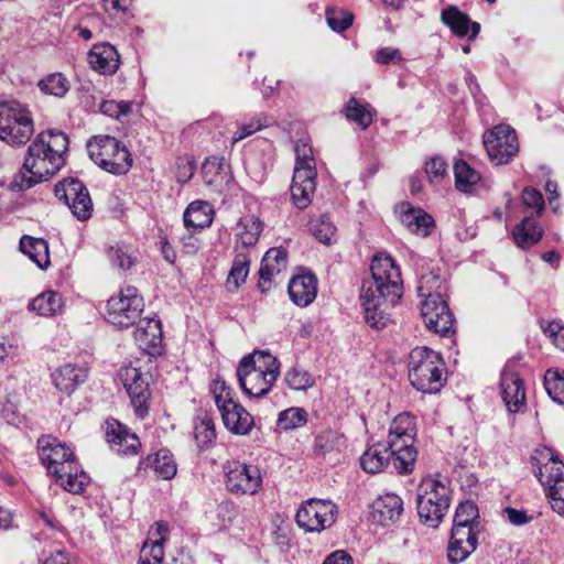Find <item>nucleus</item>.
I'll list each match as a JSON object with an SVG mask.
<instances>
[{
	"mask_svg": "<svg viewBox=\"0 0 564 564\" xmlns=\"http://www.w3.org/2000/svg\"><path fill=\"white\" fill-rule=\"evenodd\" d=\"M68 138L62 131H45L37 134L29 145L22 167L23 181L35 185L46 181L64 165Z\"/></svg>",
	"mask_w": 564,
	"mask_h": 564,
	"instance_id": "obj_1",
	"label": "nucleus"
},
{
	"mask_svg": "<svg viewBox=\"0 0 564 564\" xmlns=\"http://www.w3.org/2000/svg\"><path fill=\"white\" fill-rule=\"evenodd\" d=\"M408 377L416 391L436 394L446 383L447 371L440 354L427 347H416L410 354Z\"/></svg>",
	"mask_w": 564,
	"mask_h": 564,
	"instance_id": "obj_2",
	"label": "nucleus"
},
{
	"mask_svg": "<svg viewBox=\"0 0 564 564\" xmlns=\"http://www.w3.org/2000/svg\"><path fill=\"white\" fill-rule=\"evenodd\" d=\"M280 372L278 361L269 352L256 351L239 364L237 376L241 389L250 397L267 394Z\"/></svg>",
	"mask_w": 564,
	"mask_h": 564,
	"instance_id": "obj_3",
	"label": "nucleus"
},
{
	"mask_svg": "<svg viewBox=\"0 0 564 564\" xmlns=\"http://www.w3.org/2000/svg\"><path fill=\"white\" fill-rule=\"evenodd\" d=\"M442 282L436 275L422 276L419 293L423 297L421 315L426 327L441 335H446L453 327V317L447 303L441 295Z\"/></svg>",
	"mask_w": 564,
	"mask_h": 564,
	"instance_id": "obj_4",
	"label": "nucleus"
},
{
	"mask_svg": "<svg viewBox=\"0 0 564 564\" xmlns=\"http://www.w3.org/2000/svg\"><path fill=\"white\" fill-rule=\"evenodd\" d=\"M89 158L101 170L123 175L132 166V155L124 144L110 135H95L87 142Z\"/></svg>",
	"mask_w": 564,
	"mask_h": 564,
	"instance_id": "obj_5",
	"label": "nucleus"
},
{
	"mask_svg": "<svg viewBox=\"0 0 564 564\" xmlns=\"http://www.w3.org/2000/svg\"><path fill=\"white\" fill-rule=\"evenodd\" d=\"M210 390L226 429L237 435L248 434L254 425L253 417L235 401V393L227 382L216 378Z\"/></svg>",
	"mask_w": 564,
	"mask_h": 564,
	"instance_id": "obj_6",
	"label": "nucleus"
},
{
	"mask_svg": "<svg viewBox=\"0 0 564 564\" xmlns=\"http://www.w3.org/2000/svg\"><path fill=\"white\" fill-rule=\"evenodd\" d=\"M417 497V512L429 525L435 528L444 518L449 507V490L437 479H425Z\"/></svg>",
	"mask_w": 564,
	"mask_h": 564,
	"instance_id": "obj_7",
	"label": "nucleus"
},
{
	"mask_svg": "<svg viewBox=\"0 0 564 564\" xmlns=\"http://www.w3.org/2000/svg\"><path fill=\"white\" fill-rule=\"evenodd\" d=\"M34 132L30 112L19 104H0V139L11 143L26 142Z\"/></svg>",
	"mask_w": 564,
	"mask_h": 564,
	"instance_id": "obj_8",
	"label": "nucleus"
},
{
	"mask_svg": "<svg viewBox=\"0 0 564 564\" xmlns=\"http://www.w3.org/2000/svg\"><path fill=\"white\" fill-rule=\"evenodd\" d=\"M120 380L130 398L135 414L140 419H144L150 409L151 376L140 366H133L131 362L120 369Z\"/></svg>",
	"mask_w": 564,
	"mask_h": 564,
	"instance_id": "obj_9",
	"label": "nucleus"
},
{
	"mask_svg": "<svg viewBox=\"0 0 564 564\" xmlns=\"http://www.w3.org/2000/svg\"><path fill=\"white\" fill-rule=\"evenodd\" d=\"M143 306V299L138 290L129 286L108 301L107 316L111 324L119 327H129L142 319Z\"/></svg>",
	"mask_w": 564,
	"mask_h": 564,
	"instance_id": "obj_10",
	"label": "nucleus"
},
{
	"mask_svg": "<svg viewBox=\"0 0 564 564\" xmlns=\"http://www.w3.org/2000/svg\"><path fill=\"white\" fill-rule=\"evenodd\" d=\"M54 193L78 220L85 221L91 217L93 200L86 186L78 180L64 178L56 184Z\"/></svg>",
	"mask_w": 564,
	"mask_h": 564,
	"instance_id": "obj_11",
	"label": "nucleus"
},
{
	"mask_svg": "<svg viewBox=\"0 0 564 564\" xmlns=\"http://www.w3.org/2000/svg\"><path fill=\"white\" fill-rule=\"evenodd\" d=\"M540 482L543 485L551 507L560 514H564V464L550 454L538 471Z\"/></svg>",
	"mask_w": 564,
	"mask_h": 564,
	"instance_id": "obj_12",
	"label": "nucleus"
},
{
	"mask_svg": "<svg viewBox=\"0 0 564 564\" xmlns=\"http://www.w3.org/2000/svg\"><path fill=\"white\" fill-rule=\"evenodd\" d=\"M370 269L377 289L389 296L391 304L395 303L402 295V280L393 259L390 256H375Z\"/></svg>",
	"mask_w": 564,
	"mask_h": 564,
	"instance_id": "obj_13",
	"label": "nucleus"
},
{
	"mask_svg": "<svg viewBox=\"0 0 564 564\" xmlns=\"http://www.w3.org/2000/svg\"><path fill=\"white\" fill-rule=\"evenodd\" d=\"M228 491L237 496L256 495L262 487V474L256 465L236 462L225 473Z\"/></svg>",
	"mask_w": 564,
	"mask_h": 564,
	"instance_id": "obj_14",
	"label": "nucleus"
},
{
	"mask_svg": "<svg viewBox=\"0 0 564 564\" xmlns=\"http://www.w3.org/2000/svg\"><path fill=\"white\" fill-rule=\"evenodd\" d=\"M336 506L322 499L307 500L296 513V522L306 532H321L335 521Z\"/></svg>",
	"mask_w": 564,
	"mask_h": 564,
	"instance_id": "obj_15",
	"label": "nucleus"
},
{
	"mask_svg": "<svg viewBox=\"0 0 564 564\" xmlns=\"http://www.w3.org/2000/svg\"><path fill=\"white\" fill-rule=\"evenodd\" d=\"M484 142L489 158L497 164L508 163L519 151L517 133L506 124L496 126Z\"/></svg>",
	"mask_w": 564,
	"mask_h": 564,
	"instance_id": "obj_16",
	"label": "nucleus"
},
{
	"mask_svg": "<svg viewBox=\"0 0 564 564\" xmlns=\"http://www.w3.org/2000/svg\"><path fill=\"white\" fill-rule=\"evenodd\" d=\"M41 448V459L55 478L61 477L70 464L75 463L74 455L68 447L57 442V440L45 436L39 441Z\"/></svg>",
	"mask_w": 564,
	"mask_h": 564,
	"instance_id": "obj_17",
	"label": "nucleus"
},
{
	"mask_svg": "<svg viewBox=\"0 0 564 564\" xmlns=\"http://www.w3.org/2000/svg\"><path fill=\"white\" fill-rule=\"evenodd\" d=\"M133 339L142 352L152 357L161 355L163 350L161 322L152 317L140 319L133 332Z\"/></svg>",
	"mask_w": 564,
	"mask_h": 564,
	"instance_id": "obj_18",
	"label": "nucleus"
},
{
	"mask_svg": "<svg viewBox=\"0 0 564 564\" xmlns=\"http://www.w3.org/2000/svg\"><path fill=\"white\" fill-rule=\"evenodd\" d=\"M316 169L294 167L291 196L297 208H306L313 199L316 191Z\"/></svg>",
	"mask_w": 564,
	"mask_h": 564,
	"instance_id": "obj_19",
	"label": "nucleus"
},
{
	"mask_svg": "<svg viewBox=\"0 0 564 564\" xmlns=\"http://www.w3.org/2000/svg\"><path fill=\"white\" fill-rule=\"evenodd\" d=\"M169 527L159 521L149 531L148 539L143 543L140 564H162L164 557L163 545L166 541Z\"/></svg>",
	"mask_w": 564,
	"mask_h": 564,
	"instance_id": "obj_20",
	"label": "nucleus"
},
{
	"mask_svg": "<svg viewBox=\"0 0 564 564\" xmlns=\"http://www.w3.org/2000/svg\"><path fill=\"white\" fill-rule=\"evenodd\" d=\"M106 438L111 447L122 455L135 454L141 446L137 435L117 421L107 423Z\"/></svg>",
	"mask_w": 564,
	"mask_h": 564,
	"instance_id": "obj_21",
	"label": "nucleus"
},
{
	"mask_svg": "<svg viewBox=\"0 0 564 564\" xmlns=\"http://www.w3.org/2000/svg\"><path fill=\"white\" fill-rule=\"evenodd\" d=\"M502 400L510 412H519L524 405L525 391L520 377L514 372H505L501 377Z\"/></svg>",
	"mask_w": 564,
	"mask_h": 564,
	"instance_id": "obj_22",
	"label": "nucleus"
},
{
	"mask_svg": "<svg viewBox=\"0 0 564 564\" xmlns=\"http://www.w3.org/2000/svg\"><path fill=\"white\" fill-rule=\"evenodd\" d=\"M288 292L297 306H307L317 294V280L313 274H300L289 282Z\"/></svg>",
	"mask_w": 564,
	"mask_h": 564,
	"instance_id": "obj_23",
	"label": "nucleus"
},
{
	"mask_svg": "<svg viewBox=\"0 0 564 564\" xmlns=\"http://www.w3.org/2000/svg\"><path fill=\"white\" fill-rule=\"evenodd\" d=\"M52 379L55 388L65 394L73 393L87 379V370L77 365L67 364L56 369Z\"/></svg>",
	"mask_w": 564,
	"mask_h": 564,
	"instance_id": "obj_24",
	"label": "nucleus"
},
{
	"mask_svg": "<svg viewBox=\"0 0 564 564\" xmlns=\"http://www.w3.org/2000/svg\"><path fill=\"white\" fill-rule=\"evenodd\" d=\"M441 19L459 37L467 36L470 30L469 40H474L480 30V25L477 22H471L468 15L456 7L445 9L441 14Z\"/></svg>",
	"mask_w": 564,
	"mask_h": 564,
	"instance_id": "obj_25",
	"label": "nucleus"
},
{
	"mask_svg": "<svg viewBox=\"0 0 564 564\" xmlns=\"http://www.w3.org/2000/svg\"><path fill=\"white\" fill-rule=\"evenodd\" d=\"M288 265V253L284 249L272 248L262 258L261 267L259 270L260 280L259 284L261 292H265L267 289L263 284L271 283L274 275L280 274L286 270Z\"/></svg>",
	"mask_w": 564,
	"mask_h": 564,
	"instance_id": "obj_26",
	"label": "nucleus"
},
{
	"mask_svg": "<svg viewBox=\"0 0 564 564\" xmlns=\"http://www.w3.org/2000/svg\"><path fill=\"white\" fill-rule=\"evenodd\" d=\"M90 66L101 74H113L119 67V54L115 46L105 43L93 47L88 54Z\"/></svg>",
	"mask_w": 564,
	"mask_h": 564,
	"instance_id": "obj_27",
	"label": "nucleus"
},
{
	"mask_svg": "<svg viewBox=\"0 0 564 564\" xmlns=\"http://www.w3.org/2000/svg\"><path fill=\"white\" fill-rule=\"evenodd\" d=\"M416 424L409 413L399 414L393 419L389 429L388 446L414 443Z\"/></svg>",
	"mask_w": 564,
	"mask_h": 564,
	"instance_id": "obj_28",
	"label": "nucleus"
},
{
	"mask_svg": "<svg viewBox=\"0 0 564 564\" xmlns=\"http://www.w3.org/2000/svg\"><path fill=\"white\" fill-rule=\"evenodd\" d=\"M477 545V533L452 531L448 544V560L453 563L465 561Z\"/></svg>",
	"mask_w": 564,
	"mask_h": 564,
	"instance_id": "obj_29",
	"label": "nucleus"
},
{
	"mask_svg": "<svg viewBox=\"0 0 564 564\" xmlns=\"http://www.w3.org/2000/svg\"><path fill=\"white\" fill-rule=\"evenodd\" d=\"M20 250L41 270H45L51 264L47 241L42 238L23 236L20 239Z\"/></svg>",
	"mask_w": 564,
	"mask_h": 564,
	"instance_id": "obj_30",
	"label": "nucleus"
},
{
	"mask_svg": "<svg viewBox=\"0 0 564 564\" xmlns=\"http://www.w3.org/2000/svg\"><path fill=\"white\" fill-rule=\"evenodd\" d=\"M402 221L411 234L419 237H427L435 228L433 217L420 208L408 209L402 216Z\"/></svg>",
	"mask_w": 564,
	"mask_h": 564,
	"instance_id": "obj_31",
	"label": "nucleus"
},
{
	"mask_svg": "<svg viewBox=\"0 0 564 564\" xmlns=\"http://www.w3.org/2000/svg\"><path fill=\"white\" fill-rule=\"evenodd\" d=\"M29 308L36 315L52 317L63 311L64 300L58 293L46 291L34 297L29 303Z\"/></svg>",
	"mask_w": 564,
	"mask_h": 564,
	"instance_id": "obj_32",
	"label": "nucleus"
},
{
	"mask_svg": "<svg viewBox=\"0 0 564 564\" xmlns=\"http://www.w3.org/2000/svg\"><path fill=\"white\" fill-rule=\"evenodd\" d=\"M214 217L213 208L205 202H193L184 212V224L187 228L199 229L212 224Z\"/></svg>",
	"mask_w": 564,
	"mask_h": 564,
	"instance_id": "obj_33",
	"label": "nucleus"
},
{
	"mask_svg": "<svg viewBox=\"0 0 564 564\" xmlns=\"http://www.w3.org/2000/svg\"><path fill=\"white\" fill-rule=\"evenodd\" d=\"M542 228L534 219L530 217L523 218L522 221L517 225L512 231L516 245L522 249L529 248L539 242L542 238Z\"/></svg>",
	"mask_w": 564,
	"mask_h": 564,
	"instance_id": "obj_34",
	"label": "nucleus"
},
{
	"mask_svg": "<svg viewBox=\"0 0 564 564\" xmlns=\"http://www.w3.org/2000/svg\"><path fill=\"white\" fill-rule=\"evenodd\" d=\"M261 231V221L253 215L240 217L235 227L237 240L245 247L256 245Z\"/></svg>",
	"mask_w": 564,
	"mask_h": 564,
	"instance_id": "obj_35",
	"label": "nucleus"
},
{
	"mask_svg": "<svg viewBox=\"0 0 564 564\" xmlns=\"http://www.w3.org/2000/svg\"><path fill=\"white\" fill-rule=\"evenodd\" d=\"M477 519V506L471 501H464L456 508L452 531L476 533L475 522Z\"/></svg>",
	"mask_w": 564,
	"mask_h": 564,
	"instance_id": "obj_36",
	"label": "nucleus"
},
{
	"mask_svg": "<svg viewBox=\"0 0 564 564\" xmlns=\"http://www.w3.org/2000/svg\"><path fill=\"white\" fill-rule=\"evenodd\" d=\"M388 448L394 458V467L400 474H410L414 469L417 452L414 443L390 445Z\"/></svg>",
	"mask_w": 564,
	"mask_h": 564,
	"instance_id": "obj_37",
	"label": "nucleus"
},
{
	"mask_svg": "<svg viewBox=\"0 0 564 564\" xmlns=\"http://www.w3.org/2000/svg\"><path fill=\"white\" fill-rule=\"evenodd\" d=\"M148 463L156 477L167 480L172 479L177 471V465L173 455L167 451H159L148 456Z\"/></svg>",
	"mask_w": 564,
	"mask_h": 564,
	"instance_id": "obj_38",
	"label": "nucleus"
},
{
	"mask_svg": "<svg viewBox=\"0 0 564 564\" xmlns=\"http://www.w3.org/2000/svg\"><path fill=\"white\" fill-rule=\"evenodd\" d=\"M389 464L387 449L380 445H372L360 457V465L366 473H381Z\"/></svg>",
	"mask_w": 564,
	"mask_h": 564,
	"instance_id": "obj_39",
	"label": "nucleus"
},
{
	"mask_svg": "<svg viewBox=\"0 0 564 564\" xmlns=\"http://www.w3.org/2000/svg\"><path fill=\"white\" fill-rule=\"evenodd\" d=\"M56 480L64 489L73 494H79L88 484V476L76 463H73L66 469L64 468V471H61V477Z\"/></svg>",
	"mask_w": 564,
	"mask_h": 564,
	"instance_id": "obj_40",
	"label": "nucleus"
},
{
	"mask_svg": "<svg viewBox=\"0 0 564 564\" xmlns=\"http://www.w3.org/2000/svg\"><path fill=\"white\" fill-rule=\"evenodd\" d=\"M455 186L458 191L469 193L480 181L477 171L470 167L465 161H457L454 165Z\"/></svg>",
	"mask_w": 564,
	"mask_h": 564,
	"instance_id": "obj_41",
	"label": "nucleus"
},
{
	"mask_svg": "<svg viewBox=\"0 0 564 564\" xmlns=\"http://www.w3.org/2000/svg\"><path fill=\"white\" fill-rule=\"evenodd\" d=\"M40 90L48 96L63 97L69 89V83L62 73H52L39 80Z\"/></svg>",
	"mask_w": 564,
	"mask_h": 564,
	"instance_id": "obj_42",
	"label": "nucleus"
},
{
	"mask_svg": "<svg viewBox=\"0 0 564 564\" xmlns=\"http://www.w3.org/2000/svg\"><path fill=\"white\" fill-rule=\"evenodd\" d=\"M345 116L347 119L357 123L361 129H367L372 123L371 112L359 102L355 97H351L346 106Z\"/></svg>",
	"mask_w": 564,
	"mask_h": 564,
	"instance_id": "obj_43",
	"label": "nucleus"
},
{
	"mask_svg": "<svg viewBox=\"0 0 564 564\" xmlns=\"http://www.w3.org/2000/svg\"><path fill=\"white\" fill-rule=\"evenodd\" d=\"M203 175L208 185H218L227 178V171L223 158L207 159L203 165Z\"/></svg>",
	"mask_w": 564,
	"mask_h": 564,
	"instance_id": "obj_44",
	"label": "nucleus"
},
{
	"mask_svg": "<svg viewBox=\"0 0 564 564\" xmlns=\"http://www.w3.org/2000/svg\"><path fill=\"white\" fill-rule=\"evenodd\" d=\"M306 421L307 414L303 409L291 408L280 413L278 425L283 431H290L304 426Z\"/></svg>",
	"mask_w": 564,
	"mask_h": 564,
	"instance_id": "obj_45",
	"label": "nucleus"
},
{
	"mask_svg": "<svg viewBox=\"0 0 564 564\" xmlns=\"http://www.w3.org/2000/svg\"><path fill=\"white\" fill-rule=\"evenodd\" d=\"M360 299L364 307L370 308H381L386 303H390L389 296H386L384 293L380 292L375 282L362 284Z\"/></svg>",
	"mask_w": 564,
	"mask_h": 564,
	"instance_id": "obj_46",
	"label": "nucleus"
},
{
	"mask_svg": "<svg viewBox=\"0 0 564 564\" xmlns=\"http://www.w3.org/2000/svg\"><path fill=\"white\" fill-rule=\"evenodd\" d=\"M544 382L546 392L552 400L558 404H564V372L549 370L545 375Z\"/></svg>",
	"mask_w": 564,
	"mask_h": 564,
	"instance_id": "obj_47",
	"label": "nucleus"
},
{
	"mask_svg": "<svg viewBox=\"0 0 564 564\" xmlns=\"http://www.w3.org/2000/svg\"><path fill=\"white\" fill-rule=\"evenodd\" d=\"M354 21V14L344 9L329 8L326 11L327 25L334 32H343L347 30Z\"/></svg>",
	"mask_w": 564,
	"mask_h": 564,
	"instance_id": "obj_48",
	"label": "nucleus"
},
{
	"mask_svg": "<svg viewBox=\"0 0 564 564\" xmlns=\"http://www.w3.org/2000/svg\"><path fill=\"white\" fill-rule=\"evenodd\" d=\"M313 235L323 243H330L336 237V228L326 216L311 220Z\"/></svg>",
	"mask_w": 564,
	"mask_h": 564,
	"instance_id": "obj_49",
	"label": "nucleus"
},
{
	"mask_svg": "<svg viewBox=\"0 0 564 564\" xmlns=\"http://www.w3.org/2000/svg\"><path fill=\"white\" fill-rule=\"evenodd\" d=\"M106 258L108 262L119 271H126L130 269L134 262L132 254L120 246L109 247L106 250Z\"/></svg>",
	"mask_w": 564,
	"mask_h": 564,
	"instance_id": "obj_50",
	"label": "nucleus"
},
{
	"mask_svg": "<svg viewBox=\"0 0 564 564\" xmlns=\"http://www.w3.org/2000/svg\"><path fill=\"white\" fill-rule=\"evenodd\" d=\"M194 436L199 447H207L216 438L215 424L208 417L200 419L194 426Z\"/></svg>",
	"mask_w": 564,
	"mask_h": 564,
	"instance_id": "obj_51",
	"label": "nucleus"
},
{
	"mask_svg": "<svg viewBox=\"0 0 564 564\" xmlns=\"http://www.w3.org/2000/svg\"><path fill=\"white\" fill-rule=\"evenodd\" d=\"M338 436L329 431L323 432L315 436L313 442L314 453L325 456L337 449Z\"/></svg>",
	"mask_w": 564,
	"mask_h": 564,
	"instance_id": "obj_52",
	"label": "nucleus"
},
{
	"mask_svg": "<svg viewBox=\"0 0 564 564\" xmlns=\"http://www.w3.org/2000/svg\"><path fill=\"white\" fill-rule=\"evenodd\" d=\"M378 507L381 516L389 519L398 518L403 510V503L400 497L391 494L381 498Z\"/></svg>",
	"mask_w": 564,
	"mask_h": 564,
	"instance_id": "obj_53",
	"label": "nucleus"
},
{
	"mask_svg": "<svg viewBox=\"0 0 564 564\" xmlns=\"http://www.w3.org/2000/svg\"><path fill=\"white\" fill-rule=\"evenodd\" d=\"M249 265L250 261L247 259L236 261L228 274L227 283L232 285L235 289L242 285L249 274Z\"/></svg>",
	"mask_w": 564,
	"mask_h": 564,
	"instance_id": "obj_54",
	"label": "nucleus"
},
{
	"mask_svg": "<svg viewBox=\"0 0 564 564\" xmlns=\"http://www.w3.org/2000/svg\"><path fill=\"white\" fill-rule=\"evenodd\" d=\"M522 202L528 209H532L536 215H541L545 207L543 195L533 187L523 189Z\"/></svg>",
	"mask_w": 564,
	"mask_h": 564,
	"instance_id": "obj_55",
	"label": "nucleus"
},
{
	"mask_svg": "<svg viewBox=\"0 0 564 564\" xmlns=\"http://www.w3.org/2000/svg\"><path fill=\"white\" fill-rule=\"evenodd\" d=\"M296 163L295 167H311L316 169L313 156V150L310 144L303 140H300L295 144Z\"/></svg>",
	"mask_w": 564,
	"mask_h": 564,
	"instance_id": "obj_56",
	"label": "nucleus"
},
{
	"mask_svg": "<svg viewBox=\"0 0 564 564\" xmlns=\"http://www.w3.org/2000/svg\"><path fill=\"white\" fill-rule=\"evenodd\" d=\"M286 382L293 390H305L313 386V379L306 371L293 369L286 375Z\"/></svg>",
	"mask_w": 564,
	"mask_h": 564,
	"instance_id": "obj_57",
	"label": "nucleus"
},
{
	"mask_svg": "<svg viewBox=\"0 0 564 564\" xmlns=\"http://www.w3.org/2000/svg\"><path fill=\"white\" fill-rule=\"evenodd\" d=\"M100 110L110 118L119 119L131 111V106L127 101L106 100L101 102Z\"/></svg>",
	"mask_w": 564,
	"mask_h": 564,
	"instance_id": "obj_58",
	"label": "nucleus"
},
{
	"mask_svg": "<svg viewBox=\"0 0 564 564\" xmlns=\"http://www.w3.org/2000/svg\"><path fill=\"white\" fill-rule=\"evenodd\" d=\"M267 127L265 121H262L261 119H254L249 123L241 124L237 131L234 132L231 138V143H236L257 131H260Z\"/></svg>",
	"mask_w": 564,
	"mask_h": 564,
	"instance_id": "obj_59",
	"label": "nucleus"
},
{
	"mask_svg": "<svg viewBox=\"0 0 564 564\" xmlns=\"http://www.w3.org/2000/svg\"><path fill=\"white\" fill-rule=\"evenodd\" d=\"M544 333L551 338L552 343L564 351V326L551 322L544 327Z\"/></svg>",
	"mask_w": 564,
	"mask_h": 564,
	"instance_id": "obj_60",
	"label": "nucleus"
},
{
	"mask_svg": "<svg viewBox=\"0 0 564 564\" xmlns=\"http://www.w3.org/2000/svg\"><path fill=\"white\" fill-rule=\"evenodd\" d=\"M447 165L441 159H432L426 163V174L431 182L437 181L445 176Z\"/></svg>",
	"mask_w": 564,
	"mask_h": 564,
	"instance_id": "obj_61",
	"label": "nucleus"
},
{
	"mask_svg": "<svg viewBox=\"0 0 564 564\" xmlns=\"http://www.w3.org/2000/svg\"><path fill=\"white\" fill-rule=\"evenodd\" d=\"M382 308L365 307L366 321L371 327L380 329L386 326L388 318Z\"/></svg>",
	"mask_w": 564,
	"mask_h": 564,
	"instance_id": "obj_62",
	"label": "nucleus"
},
{
	"mask_svg": "<svg viewBox=\"0 0 564 564\" xmlns=\"http://www.w3.org/2000/svg\"><path fill=\"white\" fill-rule=\"evenodd\" d=\"M215 517L223 527L229 524L235 518V509L229 502H220L215 509Z\"/></svg>",
	"mask_w": 564,
	"mask_h": 564,
	"instance_id": "obj_63",
	"label": "nucleus"
},
{
	"mask_svg": "<svg viewBox=\"0 0 564 564\" xmlns=\"http://www.w3.org/2000/svg\"><path fill=\"white\" fill-rule=\"evenodd\" d=\"M324 564H352V558L345 551H336L325 560Z\"/></svg>",
	"mask_w": 564,
	"mask_h": 564,
	"instance_id": "obj_64",
	"label": "nucleus"
}]
</instances>
